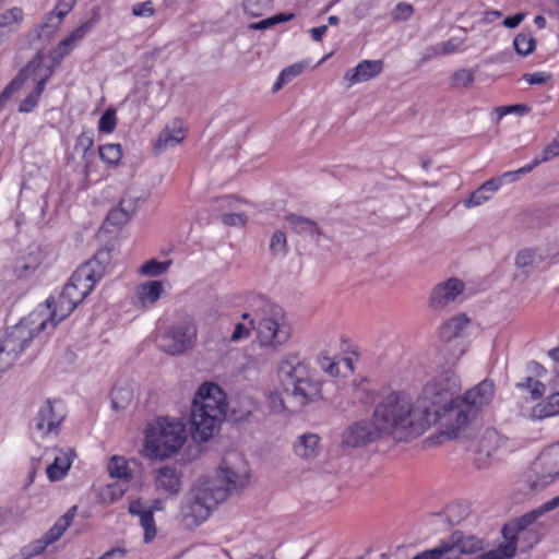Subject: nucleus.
Instances as JSON below:
<instances>
[{
  "instance_id": "obj_1",
  "label": "nucleus",
  "mask_w": 559,
  "mask_h": 559,
  "mask_svg": "<svg viewBox=\"0 0 559 559\" xmlns=\"http://www.w3.org/2000/svg\"><path fill=\"white\" fill-rule=\"evenodd\" d=\"M460 377L453 370H444L433 377L421 390L416 405L428 427L440 425L450 438L474 420L495 396V383L485 379L457 396Z\"/></svg>"
},
{
  "instance_id": "obj_2",
  "label": "nucleus",
  "mask_w": 559,
  "mask_h": 559,
  "mask_svg": "<svg viewBox=\"0 0 559 559\" xmlns=\"http://www.w3.org/2000/svg\"><path fill=\"white\" fill-rule=\"evenodd\" d=\"M247 477L228 466H221L215 479H203L195 484L182 507L183 519L189 526L202 524L211 512L227 497L247 485Z\"/></svg>"
},
{
  "instance_id": "obj_3",
  "label": "nucleus",
  "mask_w": 559,
  "mask_h": 559,
  "mask_svg": "<svg viewBox=\"0 0 559 559\" xmlns=\"http://www.w3.org/2000/svg\"><path fill=\"white\" fill-rule=\"evenodd\" d=\"M373 421L381 432L393 435L400 441L420 436L427 428V420L417 405L400 393L389 394L374 409Z\"/></svg>"
},
{
  "instance_id": "obj_4",
  "label": "nucleus",
  "mask_w": 559,
  "mask_h": 559,
  "mask_svg": "<svg viewBox=\"0 0 559 559\" xmlns=\"http://www.w3.org/2000/svg\"><path fill=\"white\" fill-rule=\"evenodd\" d=\"M227 400L219 385L205 382L193 397L190 411V433L195 442H206L218 430L227 414Z\"/></svg>"
},
{
  "instance_id": "obj_5",
  "label": "nucleus",
  "mask_w": 559,
  "mask_h": 559,
  "mask_svg": "<svg viewBox=\"0 0 559 559\" xmlns=\"http://www.w3.org/2000/svg\"><path fill=\"white\" fill-rule=\"evenodd\" d=\"M251 312H243L241 318L249 321L262 347L276 349L290 338L292 325L281 306L257 296L251 300Z\"/></svg>"
},
{
  "instance_id": "obj_6",
  "label": "nucleus",
  "mask_w": 559,
  "mask_h": 559,
  "mask_svg": "<svg viewBox=\"0 0 559 559\" xmlns=\"http://www.w3.org/2000/svg\"><path fill=\"white\" fill-rule=\"evenodd\" d=\"M277 376L284 391L300 406H307L323 399L322 380L298 355H288L283 358L277 367Z\"/></svg>"
},
{
  "instance_id": "obj_7",
  "label": "nucleus",
  "mask_w": 559,
  "mask_h": 559,
  "mask_svg": "<svg viewBox=\"0 0 559 559\" xmlns=\"http://www.w3.org/2000/svg\"><path fill=\"white\" fill-rule=\"evenodd\" d=\"M186 438L181 423L162 417L145 429V448L152 456L167 459L180 450Z\"/></svg>"
},
{
  "instance_id": "obj_8",
  "label": "nucleus",
  "mask_w": 559,
  "mask_h": 559,
  "mask_svg": "<svg viewBox=\"0 0 559 559\" xmlns=\"http://www.w3.org/2000/svg\"><path fill=\"white\" fill-rule=\"evenodd\" d=\"M548 506L549 502L546 501L538 508L506 523L501 530L503 538L514 539L522 552L531 549L542 538V523L538 522V519L555 510Z\"/></svg>"
},
{
  "instance_id": "obj_9",
  "label": "nucleus",
  "mask_w": 559,
  "mask_h": 559,
  "mask_svg": "<svg viewBox=\"0 0 559 559\" xmlns=\"http://www.w3.org/2000/svg\"><path fill=\"white\" fill-rule=\"evenodd\" d=\"M559 476V442L543 450L531 464L527 483L533 490H542Z\"/></svg>"
},
{
  "instance_id": "obj_10",
  "label": "nucleus",
  "mask_w": 559,
  "mask_h": 559,
  "mask_svg": "<svg viewBox=\"0 0 559 559\" xmlns=\"http://www.w3.org/2000/svg\"><path fill=\"white\" fill-rule=\"evenodd\" d=\"M39 312H32L27 318L22 319L17 324L7 329L0 344L4 350L15 354L17 357L25 350L35 336L43 330H37Z\"/></svg>"
},
{
  "instance_id": "obj_11",
  "label": "nucleus",
  "mask_w": 559,
  "mask_h": 559,
  "mask_svg": "<svg viewBox=\"0 0 559 559\" xmlns=\"http://www.w3.org/2000/svg\"><path fill=\"white\" fill-rule=\"evenodd\" d=\"M67 417L63 401L60 399H47L33 417L31 426L41 437L58 433V429Z\"/></svg>"
},
{
  "instance_id": "obj_12",
  "label": "nucleus",
  "mask_w": 559,
  "mask_h": 559,
  "mask_svg": "<svg viewBox=\"0 0 559 559\" xmlns=\"http://www.w3.org/2000/svg\"><path fill=\"white\" fill-rule=\"evenodd\" d=\"M74 301L62 298L60 294L57 299L53 297H49L45 301V310L48 311V316L46 318L39 317L37 321V330H43L48 334L51 333L55 328L68 318L72 311L76 308ZM40 314L41 312L38 311Z\"/></svg>"
},
{
  "instance_id": "obj_13",
  "label": "nucleus",
  "mask_w": 559,
  "mask_h": 559,
  "mask_svg": "<svg viewBox=\"0 0 559 559\" xmlns=\"http://www.w3.org/2000/svg\"><path fill=\"white\" fill-rule=\"evenodd\" d=\"M374 421L361 419L349 425L342 435V447L361 448L373 442L380 435Z\"/></svg>"
},
{
  "instance_id": "obj_14",
  "label": "nucleus",
  "mask_w": 559,
  "mask_h": 559,
  "mask_svg": "<svg viewBox=\"0 0 559 559\" xmlns=\"http://www.w3.org/2000/svg\"><path fill=\"white\" fill-rule=\"evenodd\" d=\"M111 250L99 249L92 259L82 263L69 280H102L111 267Z\"/></svg>"
},
{
  "instance_id": "obj_15",
  "label": "nucleus",
  "mask_w": 559,
  "mask_h": 559,
  "mask_svg": "<svg viewBox=\"0 0 559 559\" xmlns=\"http://www.w3.org/2000/svg\"><path fill=\"white\" fill-rule=\"evenodd\" d=\"M194 334L189 325L173 326L159 336L158 346L167 354L178 355L191 346Z\"/></svg>"
},
{
  "instance_id": "obj_16",
  "label": "nucleus",
  "mask_w": 559,
  "mask_h": 559,
  "mask_svg": "<svg viewBox=\"0 0 559 559\" xmlns=\"http://www.w3.org/2000/svg\"><path fill=\"white\" fill-rule=\"evenodd\" d=\"M464 282H440L430 294L429 306L443 309L451 302L463 300Z\"/></svg>"
},
{
  "instance_id": "obj_17",
  "label": "nucleus",
  "mask_w": 559,
  "mask_h": 559,
  "mask_svg": "<svg viewBox=\"0 0 559 559\" xmlns=\"http://www.w3.org/2000/svg\"><path fill=\"white\" fill-rule=\"evenodd\" d=\"M93 26L94 21L88 20L59 41L58 46L49 52L52 67H58L62 62L63 58L73 50L75 45L86 36Z\"/></svg>"
},
{
  "instance_id": "obj_18",
  "label": "nucleus",
  "mask_w": 559,
  "mask_h": 559,
  "mask_svg": "<svg viewBox=\"0 0 559 559\" xmlns=\"http://www.w3.org/2000/svg\"><path fill=\"white\" fill-rule=\"evenodd\" d=\"M154 481L157 490L178 496L182 488V472L175 464H166L155 471Z\"/></svg>"
},
{
  "instance_id": "obj_19",
  "label": "nucleus",
  "mask_w": 559,
  "mask_h": 559,
  "mask_svg": "<svg viewBox=\"0 0 559 559\" xmlns=\"http://www.w3.org/2000/svg\"><path fill=\"white\" fill-rule=\"evenodd\" d=\"M78 0H59L55 10L45 16V21L38 26V37H49L60 26L66 15L73 9Z\"/></svg>"
},
{
  "instance_id": "obj_20",
  "label": "nucleus",
  "mask_w": 559,
  "mask_h": 559,
  "mask_svg": "<svg viewBox=\"0 0 559 559\" xmlns=\"http://www.w3.org/2000/svg\"><path fill=\"white\" fill-rule=\"evenodd\" d=\"M384 69L382 60H362L355 68L344 74V80L348 82L347 86L369 81L378 76Z\"/></svg>"
},
{
  "instance_id": "obj_21",
  "label": "nucleus",
  "mask_w": 559,
  "mask_h": 559,
  "mask_svg": "<svg viewBox=\"0 0 559 559\" xmlns=\"http://www.w3.org/2000/svg\"><path fill=\"white\" fill-rule=\"evenodd\" d=\"M129 513L140 518L141 526L144 530V543L152 542L156 536L154 508L144 509L142 501L136 499L130 502Z\"/></svg>"
},
{
  "instance_id": "obj_22",
  "label": "nucleus",
  "mask_w": 559,
  "mask_h": 559,
  "mask_svg": "<svg viewBox=\"0 0 559 559\" xmlns=\"http://www.w3.org/2000/svg\"><path fill=\"white\" fill-rule=\"evenodd\" d=\"M285 222L294 233L309 236L314 241H319L320 237L323 236L321 227L308 217L297 214H287Z\"/></svg>"
},
{
  "instance_id": "obj_23",
  "label": "nucleus",
  "mask_w": 559,
  "mask_h": 559,
  "mask_svg": "<svg viewBox=\"0 0 559 559\" xmlns=\"http://www.w3.org/2000/svg\"><path fill=\"white\" fill-rule=\"evenodd\" d=\"M24 20V11L20 7L10 8L0 13V45L15 33Z\"/></svg>"
},
{
  "instance_id": "obj_24",
  "label": "nucleus",
  "mask_w": 559,
  "mask_h": 559,
  "mask_svg": "<svg viewBox=\"0 0 559 559\" xmlns=\"http://www.w3.org/2000/svg\"><path fill=\"white\" fill-rule=\"evenodd\" d=\"M163 282H142L135 288L134 305L147 308L153 306L164 292Z\"/></svg>"
},
{
  "instance_id": "obj_25",
  "label": "nucleus",
  "mask_w": 559,
  "mask_h": 559,
  "mask_svg": "<svg viewBox=\"0 0 559 559\" xmlns=\"http://www.w3.org/2000/svg\"><path fill=\"white\" fill-rule=\"evenodd\" d=\"M451 547V557L455 558L459 554L472 555L483 548V542L474 536H459V532H454L450 540L444 542Z\"/></svg>"
},
{
  "instance_id": "obj_26",
  "label": "nucleus",
  "mask_w": 559,
  "mask_h": 559,
  "mask_svg": "<svg viewBox=\"0 0 559 559\" xmlns=\"http://www.w3.org/2000/svg\"><path fill=\"white\" fill-rule=\"evenodd\" d=\"M39 67V62L29 61L28 64L23 68L19 74L3 88L0 94V110H2L5 104L10 100L12 95L19 91L24 82L36 71Z\"/></svg>"
},
{
  "instance_id": "obj_27",
  "label": "nucleus",
  "mask_w": 559,
  "mask_h": 559,
  "mask_svg": "<svg viewBox=\"0 0 559 559\" xmlns=\"http://www.w3.org/2000/svg\"><path fill=\"white\" fill-rule=\"evenodd\" d=\"M74 456L75 453L73 450H68L67 452L61 451L46 468L48 479L50 481L61 480L71 467Z\"/></svg>"
},
{
  "instance_id": "obj_28",
  "label": "nucleus",
  "mask_w": 559,
  "mask_h": 559,
  "mask_svg": "<svg viewBox=\"0 0 559 559\" xmlns=\"http://www.w3.org/2000/svg\"><path fill=\"white\" fill-rule=\"evenodd\" d=\"M497 441V432L495 430H487L478 442V448L475 453V465L477 468H484L488 464V460L496 451L495 443Z\"/></svg>"
},
{
  "instance_id": "obj_29",
  "label": "nucleus",
  "mask_w": 559,
  "mask_h": 559,
  "mask_svg": "<svg viewBox=\"0 0 559 559\" xmlns=\"http://www.w3.org/2000/svg\"><path fill=\"white\" fill-rule=\"evenodd\" d=\"M468 323L469 319L464 313L452 317L439 328V338L442 342H450L459 337Z\"/></svg>"
},
{
  "instance_id": "obj_30",
  "label": "nucleus",
  "mask_w": 559,
  "mask_h": 559,
  "mask_svg": "<svg viewBox=\"0 0 559 559\" xmlns=\"http://www.w3.org/2000/svg\"><path fill=\"white\" fill-rule=\"evenodd\" d=\"M52 74V69H48V73L36 81V85L28 95L20 103L19 112H32L38 105L45 86Z\"/></svg>"
},
{
  "instance_id": "obj_31",
  "label": "nucleus",
  "mask_w": 559,
  "mask_h": 559,
  "mask_svg": "<svg viewBox=\"0 0 559 559\" xmlns=\"http://www.w3.org/2000/svg\"><path fill=\"white\" fill-rule=\"evenodd\" d=\"M96 282H66L62 292L63 299H69L75 302V306L81 304L86 296L93 290Z\"/></svg>"
},
{
  "instance_id": "obj_32",
  "label": "nucleus",
  "mask_w": 559,
  "mask_h": 559,
  "mask_svg": "<svg viewBox=\"0 0 559 559\" xmlns=\"http://www.w3.org/2000/svg\"><path fill=\"white\" fill-rule=\"evenodd\" d=\"M319 436L316 433H305L298 438L294 445L295 453L302 459H311L319 452Z\"/></svg>"
},
{
  "instance_id": "obj_33",
  "label": "nucleus",
  "mask_w": 559,
  "mask_h": 559,
  "mask_svg": "<svg viewBox=\"0 0 559 559\" xmlns=\"http://www.w3.org/2000/svg\"><path fill=\"white\" fill-rule=\"evenodd\" d=\"M556 415H559V402L555 394H551L532 407L530 417L532 419L542 420Z\"/></svg>"
},
{
  "instance_id": "obj_34",
  "label": "nucleus",
  "mask_w": 559,
  "mask_h": 559,
  "mask_svg": "<svg viewBox=\"0 0 559 559\" xmlns=\"http://www.w3.org/2000/svg\"><path fill=\"white\" fill-rule=\"evenodd\" d=\"M171 264H173V261L169 259L164 260V261H159L157 259H151L139 267L138 274L140 276H146V277L163 276L168 272Z\"/></svg>"
},
{
  "instance_id": "obj_35",
  "label": "nucleus",
  "mask_w": 559,
  "mask_h": 559,
  "mask_svg": "<svg viewBox=\"0 0 559 559\" xmlns=\"http://www.w3.org/2000/svg\"><path fill=\"white\" fill-rule=\"evenodd\" d=\"M93 145H94V136H93L92 132H82L76 138L74 148L76 151L81 150L83 153L82 158L85 162V165H84L85 175L88 174V164H90L91 159L94 157V152L92 151Z\"/></svg>"
},
{
  "instance_id": "obj_36",
  "label": "nucleus",
  "mask_w": 559,
  "mask_h": 559,
  "mask_svg": "<svg viewBox=\"0 0 559 559\" xmlns=\"http://www.w3.org/2000/svg\"><path fill=\"white\" fill-rule=\"evenodd\" d=\"M98 154L105 164L116 167L122 158V148L120 144L108 143L98 147Z\"/></svg>"
},
{
  "instance_id": "obj_37",
  "label": "nucleus",
  "mask_w": 559,
  "mask_h": 559,
  "mask_svg": "<svg viewBox=\"0 0 559 559\" xmlns=\"http://www.w3.org/2000/svg\"><path fill=\"white\" fill-rule=\"evenodd\" d=\"M107 469L111 477L129 480L131 479V472L128 462L124 457L114 455L108 465Z\"/></svg>"
},
{
  "instance_id": "obj_38",
  "label": "nucleus",
  "mask_w": 559,
  "mask_h": 559,
  "mask_svg": "<svg viewBox=\"0 0 559 559\" xmlns=\"http://www.w3.org/2000/svg\"><path fill=\"white\" fill-rule=\"evenodd\" d=\"M515 386L521 391L531 393L533 400L542 397L545 393V385L533 376H526L522 381H519Z\"/></svg>"
},
{
  "instance_id": "obj_39",
  "label": "nucleus",
  "mask_w": 559,
  "mask_h": 559,
  "mask_svg": "<svg viewBox=\"0 0 559 559\" xmlns=\"http://www.w3.org/2000/svg\"><path fill=\"white\" fill-rule=\"evenodd\" d=\"M183 140L182 130L178 131L170 130L168 127L165 128L158 136L156 142V148L164 150L170 146H175Z\"/></svg>"
},
{
  "instance_id": "obj_40",
  "label": "nucleus",
  "mask_w": 559,
  "mask_h": 559,
  "mask_svg": "<svg viewBox=\"0 0 559 559\" xmlns=\"http://www.w3.org/2000/svg\"><path fill=\"white\" fill-rule=\"evenodd\" d=\"M515 51L521 56H527L534 51L536 40L530 33H520L513 40Z\"/></svg>"
},
{
  "instance_id": "obj_41",
  "label": "nucleus",
  "mask_w": 559,
  "mask_h": 559,
  "mask_svg": "<svg viewBox=\"0 0 559 559\" xmlns=\"http://www.w3.org/2000/svg\"><path fill=\"white\" fill-rule=\"evenodd\" d=\"M412 559H456L451 557V547L441 542L437 547L424 550Z\"/></svg>"
},
{
  "instance_id": "obj_42",
  "label": "nucleus",
  "mask_w": 559,
  "mask_h": 559,
  "mask_svg": "<svg viewBox=\"0 0 559 559\" xmlns=\"http://www.w3.org/2000/svg\"><path fill=\"white\" fill-rule=\"evenodd\" d=\"M559 155V139L552 140L542 151L540 156H536L532 162L534 169L543 163L550 160Z\"/></svg>"
},
{
  "instance_id": "obj_43",
  "label": "nucleus",
  "mask_w": 559,
  "mask_h": 559,
  "mask_svg": "<svg viewBox=\"0 0 559 559\" xmlns=\"http://www.w3.org/2000/svg\"><path fill=\"white\" fill-rule=\"evenodd\" d=\"M272 0H243V10L247 14L258 17L271 9Z\"/></svg>"
},
{
  "instance_id": "obj_44",
  "label": "nucleus",
  "mask_w": 559,
  "mask_h": 559,
  "mask_svg": "<svg viewBox=\"0 0 559 559\" xmlns=\"http://www.w3.org/2000/svg\"><path fill=\"white\" fill-rule=\"evenodd\" d=\"M270 250L274 257H284L287 253V239L282 230L275 231L270 240Z\"/></svg>"
},
{
  "instance_id": "obj_45",
  "label": "nucleus",
  "mask_w": 559,
  "mask_h": 559,
  "mask_svg": "<svg viewBox=\"0 0 559 559\" xmlns=\"http://www.w3.org/2000/svg\"><path fill=\"white\" fill-rule=\"evenodd\" d=\"M537 258L542 260V257L537 255L535 249H522L518 252L515 257V265L518 267L538 266Z\"/></svg>"
},
{
  "instance_id": "obj_46",
  "label": "nucleus",
  "mask_w": 559,
  "mask_h": 559,
  "mask_svg": "<svg viewBox=\"0 0 559 559\" xmlns=\"http://www.w3.org/2000/svg\"><path fill=\"white\" fill-rule=\"evenodd\" d=\"M69 527V518H59L44 535L49 544L57 542Z\"/></svg>"
},
{
  "instance_id": "obj_47",
  "label": "nucleus",
  "mask_w": 559,
  "mask_h": 559,
  "mask_svg": "<svg viewBox=\"0 0 559 559\" xmlns=\"http://www.w3.org/2000/svg\"><path fill=\"white\" fill-rule=\"evenodd\" d=\"M474 73L469 69H460L451 75L452 87H468L474 82Z\"/></svg>"
},
{
  "instance_id": "obj_48",
  "label": "nucleus",
  "mask_w": 559,
  "mask_h": 559,
  "mask_svg": "<svg viewBox=\"0 0 559 559\" xmlns=\"http://www.w3.org/2000/svg\"><path fill=\"white\" fill-rule=\"evenodd\" d=\"M117 124L116 110L114 108H108L100 116L98 121V130L104 133L114 132Z\"/></svg>"
},
{
  "instance_id": "obj_49",
  "label": "nucleus",
  "mask_w": 559,
  "mask_h": 559,
  "mask_svg": "<svg viewBox=\"0 0 559 559\" xmlns=\"http://www.w3.org/2000/svg\"><path fill=\"white\" fill-rule=\"evenodd\" d=\"M468 514V507L461 503H452L447 508V518L450 525H456Z\"/></svg>"
},
{
  "instance_id": "obj_50",
  "label": "nucleus",
  "mask_w": 559,
  "mask_h": 559,
  "mask_svg": "<svg viewBox=\"0 0 559 559\" xmlns=\"http://www.w3.org/2000/svg\"><path fill=\"white\" fill-rule=\"evenodd\" d=\"M533 169H534V167L530 163L516 170L506 171L498 177L503 186L504 183H512V182L518 181L522 175H526V174L531 173Z\"/></svg>"
},
{
  "instance_id": "obj_51",
  "label": "nucleus",
  "mask_w": 559,
  "mask_h": 559,
  "mask_svg": "<svg viewBox=\"0 0 559 559\" xmlns=\"http://www.w3.org/2000/svg\"><path fill=\"white\" fill-rule=\"evenodd\" d=\"M48 545L50 544L43 536L41 538L34 540L33 543L23 547L21 551L22 554H25V558L29 559L34 556L40 555Z\"/></svg>"
},
{
  "instance_id": "obj_52",
  "label": "nucleus",
  "mask_w": 559,
  "mask_h": 559,
  "mask_svg": "<svg viewBox=\"0 0 559 559\" xmlns=\"http://www.w3.org/2000/svg\"><path fill=\"white\" fill-rule=\"evenodd\" d=\"M37 267L38 263L35 261L26 262L25 260H20L15 263L14 273L19 278L29 277Z\"/></svg>"
},
{
  "instance_id": "obj_53",
  "label": "nucleus",
  "mask_w": 559,
  "mask_h": 559,
  "mask_svg": "<svg viewBox=\"0 0 559 559\" xmlns=\"http://www.w3.org/2000/svg\"><path fill=\"white\" fill-rule=\"evenodd\" d=\"M490 198V194L486 193V191L483 190L481 187H479L477 190L472 192L466 200H464V205L467 209L479 206L486 201H488Z\"/></svg>"
},
{
  "instance_id": "obj_54",
  "label": "nucleus",
  "mask_w": 559,
  "mask_h": 559,
  "mask_svg": "<svg viewBox=\"0 0 559 559\" xmlns=\"http://www.w3.org/2000/svg\"><path fill=\"white\" fill-rule=\"evenodd\" d=\"M519 546L516 545L514 539H506L504 543H501L497 548V552L500 559H512L515 556Z\"/></svg>"
},
{
  "instance_id": "obj_55",
  "label": "nucleus",
  "mask_w": 559,
  "mask_h": 559,
  "mask_svg": "<svg viewBox=\"0 0 559 559\" xmlns=\"http://www.w3.org/2000/svg\"><path fill=\"white\" fill-rule=\"evenodd\" d=\"M140 199L131 195H124L117 206L121 212L128 215L129 218L133 216L136 211Z\"/></svg>"
},
{
  "instance_id": "obj_56",
  "label": "nucleus",
  "mask_w": 559,
  "mask_h": 559,
  "mask_svg": "<svg viewBox=\"0 0 559 559\" xmlns=\"http://www.w3.org/2000/svg\"><path fill=\"white\" fill-rule=\"evenodd\" d=\"M318 364L320 368L331 377H336L340 373L338 364L330 359L326 355L318 356Z\"/></svg>"
},
{
  "instance_id": "obj_57",
  "label": "nucleus",
  "mask_w": 559,
  "mask_h": 559,
  "mask_svg": "<svg viewBox=\"0 0 559 559\" xmlns=\"http://www.w3.org/2000/svg\"><path fill=\"white\" fill-rule=\"evenodd\" d=\"M130 218L127 214L121 212L118 207L111 209L106 217V222L112 226H122L124 225Z\"/></svg>"
},
{
  "instance_id": "obj_58",
  "label": "nucleus",
  "mask_w": 559,
  "mask_h": 559,
  "mask_svg": "<svg viewBox=\"0 0 559 559\" xmlns=\"http://www.w3.org/2000/svg\"><path fill=\"white\" fill-rule=\"evenodd\" d=\"M552 75L548 72H534L526 73L523 75V79L530 83L531 85H543L548 83L551 80Z\"/></svg>"
},
{
  "instance_id": "obj_59",
  "label": "nucleus",
  "mask_w": 559,
  "mask_h": 559,
  "mask_svg": "<svg viewBox=\"0 0 559 559\" xmlns=\"http://www.w3.org/2000/svg\"><path fill=\"white\" fill-rule=\"evenodd\" d=\"M464 40L459 37H451L450 39L439 43L440 51L443 55H451L459 50Z\"/></svg>"
},
{
  "instance_id": "obj_60",
  "label": "nucleus",
  "mask_w": 559,
  "mask_h": 559,
  "mask_svg": "<svg viewBox=\"0 0 559 559\" xmlns=\"http://www.w3.org/2000/svg\"><path fill=\"white\" fill-rule=\"evenodd\" d=\"M306 68H307V63L306 62L294 63V64L285 68L284 70H282L281 74L289 83L293 79H295L298 75H300Z\"/></svg>"
},
{
  "instance_id": "obj_61",
  "label": "nucleus",
  "mask_w": 559,
  "mask_h": 559,
  "mask_svg": "<svg viewBox=\"0 0 559 559\" xmlns=\"http://www.w3.org/2000/svg\"><path fill=\"white\" fill-rule=\"evenodd\" d=\"M17 358L15 354L4 350L3 345L0 344V372L8 370Z\"/></svg>"
},
{
  "instance_id": "obj_62",
  "label": "nucleus",
  "mask_w": 559,
  "mask_h": 559,
  "mask_svg": "<svg viewBox=\"0 0 559 559\" xmlns=\"http://www.w3.org/2000/svg\"><path fill=\"white\" fill-rule=\"evenodd\" d=\"M132 13L135 16H152L154 14L153 3L151 1L135 3Z\"/></svg>"
},
{
  "instance_id": "obj_63",
  "label": "nucleus",
  "mask_w": 559,
  "mask_h": 559,
  "mask_svg": "<svg viewBox=\"0 0 559 559\" xmlns=\"http://www.w3.org/2000/svg\"><path fill=\"white\" fill-rule=\"evenodd\" d=\"M222 221L227 226H243L247 217L239 213H226L222 216Z\"/></svg>"
},
{
  "instance_id": "obj_64",
  "label": "nucleus",
  "mask_w": 559,
  "mask_h": 559,
  "mask_svg": "<svg viewBox=\"0 0 559 559\" xmlns=\"http://www.w3.org/2000/svg\"><path fill=\"white\" fill-rule=\"evenodd\" d=\"M251 328L248 326L246 323H237L235 325V329L230 335L231 342H238L240 340L247 338L250 335Z\"/></svg>"
}]
</instances>
